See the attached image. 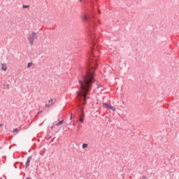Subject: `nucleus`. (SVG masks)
<instances>
[{"instance_id":"14","label":"nucleus","mask_w":179,"mask_h":179,"mask_svg":"<svg viewBox=\"0 0 179 179\" xmlns=\"http://www.w3.org/2000/svg\"><path fill=\"white\" fill-rule=\"evenodd\" d=\"M50 106H51V104H50V103H46L45 104V107H50Z\"/></svg>"},{"instance_id":"2","label":"nucleus","mask_w":179,"mask_h":179,"mask_svg":"<svg viewBox=\"0 0 179 179\" xmlns=\"http://www.w3.org/2000/svg\"><path fill=\"white\" fill-rule=\"evenodd\" d=\"M81 17L83 22L87 25V31L88 36L94 43V40L96 38V35H94V31L96 30V27L97 26V24H96V21L94 20V15L87 16L86 14H83Z\"/></svg>"},{"instance_id":"9","label":"nucleus","mask_w":179,"mask_h":179,"mask_svg":"<svg viewBox=\"0 0 179 179\" xmlns=\"http://www.w3.org/2000/svg\"><path fill=\"white\" fill-rule=\"evenodd\" d=\"M89 146V145L87 143H83L82 145L83 149H86V148H87Z\"/></svg>"},{"instance_id":"18","label":"nucleus","mask_w":179,"mask_h":179,"mask_svg":"<svg viewBox=\"0 0 179 179\" xmlns=\"http://www.w3.org/2000/svg\"><path fill=\"white\" fill-rule=\"evenodd\" d=\"M83 0H80V2H83Z\"/></svg>"},{"instance_id":"5","label":"nucleus","mask_w":179,"mask_h":179,"mask_svg":"<svg viewBox=\"0 0 179 179\" xmlns=\"http://www.w3.org/2000/svg\"><path fill=\"white\" fill-rule=\"evenodd\" d=\"M79 108H80L81 113H83L82 115H80L79 121H80V122H82V123H83V122L85 121V119H84L83 117H82V115H83H83H84V114H83V110H85V107H80V106Z\"/></svg>"},{"instance_id":"12","label":"nucleus","mask_w":179,"mask_h":179,"mask_svg":"<svg viewBox=\"0 0 179 179\" xmlns=\"http://www.w3.org/2000/svg\"><path fill=\"white\" fill-rule=\"evenodd\" d=\"M48 104H50V106H52V99H50L48 101Z\"/></svg>"},{"instance_id":"7","label":"nucleus","mask_w":179,"mask_h":179,"mask_svg":"<svg viewBox=\"0 0 179 179\" xmlns=\"http://www.w3.org/2000/svg\"><path fill=\"white\" fill-rule=\"evenodd\" d=\"M64 120H62L59 121V122H57V123L56 124V126H57V127H59V125H62V124H64Z\"/></svg>"},{"instance_id":"10","label":"nucleus","mask_w":179,"mask_h":179,"mask_svg":"<svg viewBox=\"0 0 179 179\" xmlns=\"http://www.w3.org/2000/svg\"><path fill=\"white\" fill-rule=\"evenodd\" d=\"M30 6H27V5H22V8L23 9H26V8H29Z\"/></svg>"},{"instance_id":"1","label":"nucleus","mask_w":179,"mask_h":179,"mask_svg":"<svg viewBox=\"0 0 179 179\" xmlns=\"http://www.w3.org/2000/svg\"><path fill=\"white\" fill-rule=\"evenodd\" d=\"M100 57V52L96 50L95 48L91 47L90 52L88 54L90 59V64L88 68H81L80 72L82 74V79L78 80L80 90L77 92V97L80 101H84L83 106L86 105V101L89 99V92L94 85V71L97 66V60Z\"/></svg>"},{"instance_id":"8","label":"nucleus","mask_w":179,"mask_h":179,"mask_svg":"<svg viewBox=\"0 0 179 179\" xmlns=\"http://www.w3.org/2000/svg\"><path fill=\"white\" fill-rule=\"evenodd\" d=\"M2 66H1V69L2 71H6V69H8V68L6 67V66H5V64H1Z\"/></svg>"},{"instance_id":"3","label":"nucleus","mask_w":179,"mask_h":179,"mask_svg":"<svg viewBox=\"0 0 179 179\" xmlns=\"http://www.w3.org/2000/svg\"><path fill=\"white\" fill-rule=\"evenodd\" d=\"M37 38V34L36 32H32L31 36L28 37V40L31 45L34 44V40Z\"/></svg>"},{"instance_id":"17","label":"nucleus","mask_w":179,"mask_h":179,"mask_svg":"<svg viewBox=\"0 0 179 179\" xmlns=\"http://www.w3.org/2000/svg\"><path fill=\"white\" fill-rule=\"evenodd\" d=\"M0 127H3V124H0Z\"/></svg>"},{"instance_id":"19","label":"nucleus","mask_w":179,"mask_h":179,"mask_svg":"<svg viewBox=\"0 0 179 179\" xmlns=\"http://www.w3.org/2000/svg\"><path fill=\"white\" fill-rule=\"evenodd\" d=\"M51 128L52 129V128H54V127H53V126H52V127H51Z\"/></svg>"},{"instance_id":"6","label":"nucleus","mask_w":179,"mask_h":179,"mask_svg":"<svg viewBox=\"0 0 179 179\" xmlns=\"http://www.w3.org/2000/svg\"><path fill=\"white\" fill-rule=\"evenodd\" d=\"M31 161V157H29L27 159V162L25 163V167L26 169H27V167H29V166H30V162Z\"/></svg>"},{"instance_id":"13","label":"nucleus","mask_w":179,"mask_h":179,"mask_svg":"<svg viewBox=\"0 0 179 179\" xmlns=\"http://www.w3.org/2000/svg\"><path fill=\"white\" fill-rule=\"evenodd\" d=\"M13 132H19V130L17 129H15L13 131Z\"/></svg>"},{"instance_id":"4","label":"nucleus","mask_w":179,"mask_h":179,"mask_svg":"<svg viewBox=\"0 0 179 179\" xmlns=\"http://www.w3.org/2000/svg\"><path fill=\"white\" fill-rule=\"evenodd\" d=\"M103 106L106 107L108 110H111L112 111H115V107L111 106V104H108L107 103H103Z\"/></svg>"},{"instance_id":"16","label":"nucleus","mask_w":179,"mask_h":179,"mask_svg":"<svg viewBox=\"0 0 179 179\" xmlns=\"http://www.w3.org/2000/svg\"><path fill=\"white\" fill-rule=\"evenodd\" d=\"M73 116H72V113H71V116H70V120H72Z\"/></svg>"},{"instance_id":"15","label":"nucleus","mask_w":179,"mask_h":179,"mask_svg":"<svg viewBox=\"0 0 179 179\" xmlns=\"http://www.w3.org/2000/svg\"><path fill=\"white\" fill-rule=\"evenodd\" d=\"M100 86H101L100 84L97 85H96V89H99L100 87Z\"/></svg>"},{"instance_id":"11","label":"nucleus","mask_w":179,"mask_h":179,"mask_svg":"<svg viewBox=\"0 0 179 179\" xmlns=\"http://www.w3.org/2000/svg\"><path fill=\"white\" fill-rule=\"evenodd\" d=\"M33 65V63L32 62H29L27 64V68H31V66Z\"/></svg>"}]
</instances>
